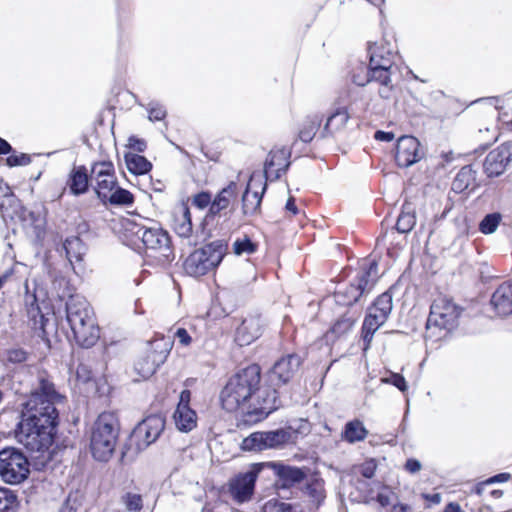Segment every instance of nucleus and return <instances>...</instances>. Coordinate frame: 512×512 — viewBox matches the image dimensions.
Segmentation results:
<instances>
[{"instance_id":"obj_48","label":"nucleus","mask_w":512,"mask_h":512,"mask_svg":"<svg viewBox=\"0 0 512 512\" xmlns=\"http://www.w3.org/2000/svg\"><path fill=\"white\" fill-rule=\"evenodd\" d=\"M500 213H490L487 214L479 223V230L483 234H492L496 231L500 221H501Z\"/></svg>"},{"instance_id":"obj_14","label":"nucleus","mask_w":512,"mask_h":512,"mask_svg":"<svg viewBox=\"0 0 512 512\" xmlns=\"http://www.w3.org/2000/svg\"><path fill=\"white\" fill-rule=\"evenodd\" d=\"M301 362V357L295 353L276 361L268 373V387L277 391L276 387L287 384L299 370Z\"/></svg>"},{"instance_id":"obj_64","label":"nucleus","mask_w":512,"mask_h":512,"mask_svg":"<svg viewBox=\"0 0 512 512\" xmlns=\"http://www.w3.org/2000/svg\"><path fill=\"white\" fill-rule=\"evenodd\" d=\"M421 467L422 465L420 461L415 458H409L405 463L406 471L412 474L419 472L421 470Z\"/></svg>"},{"instance_id":"obj_55","label":"nucleus","mask_w":512,"mask_h":512,"mask_svg":"<svg viewBox=\"0 0 512 512\" xmlns=\"http://www.w3.org/2000/svg\"><path fill=\"white\" fill-rule=\"evenodd\" d=\"M382 382L395 386L401 392H405L408 389L405 378L399 373L391 372L389 377L382 378Z\"/></svg>"},{"instance_id":"obj_8","label":"nucleus","mask_w":512,"mask_h":512,"mask_svg":"<svg viewBox=\"0 0 512 512\" xmlns=\"http://www.w3.org/2000/svg\"><path fill=\"white\" fill-rule=\"evenodd\" d=\"M227 250L228 244L225 240H214L194 250L185 259L183 269L187 275L192 277L206 275L220 265Z\"/></svg>"},{"instance_id":"obj_43","label":"nucleus","mask_w":512,"mask_h":512,"mask_svg":"<svg viewBox=\"0 0 512 512\" xmlns=\"http://www.w3.org/2000/svg\"><path fill=\"white\" fill-rule=\"evenodd\" d=\"M378 272V263L376 260H371L367 265H364L361 269V272L357 274V278L359 280H364L366 282V286H368L371 290L373 289Z\"/></svg>"},{"instance_id":"obj_33","label":"nucleus","mask_w":512,"mask_h":512,"mask_svg":"<svg viewBox=\"0 0 512 512\" xmlns=\"http://www.w3.org/2000/svg\"><path fill=\"white\" fill-rule=\"evenodd\" d=\"M173 418L177 429L182 432L191 431L197 424V414L192 408H176Z\"/></svg>"},{"instance_id":"obj_61","label":"nucleus","mask_w":512,"mask_h":512,"mask_svg":"<svg viewBox=\"0 0 512 512\" xmlns=\"http://www.w3.org/2000/svg\"><path fill=\"white\" fill-rule=\"evenodd\" d=\"M376 464L373 461L364 463L360 468V473L363 477L371 479L375 475Z\"/></svg>"},{"instance_id":"obj_10","label":"nucleus","mask_w":512,"mask_h":512,"mask_svg":"<svg viewBox=\"0 0 512 512\" xmlns=\"http://www.w3.org/2000/svg\"><path fill=\"white\" fill-rule=\"evenodd\" d=\"M21 450L8 447L0 451V476L9 484H20L26 480L32 466L31 459H28Z\"/></svg>"},{"instance_id":"obj_51","label":"nucleus","mask_w":512,"mask_h":512,"mask_svg":"<svg viewBox=\"0 0 512 512\" xmlns=\"http://www.w3.org/2000/svg\"><path fill=\"white\" fill-rule=\"evenodd\" d=\"M292 510L293 507L291 504L275 498L268 500L263 506L264 512H292Z\"/></svg>"},{"instance_id":"obj_11","label":"nucleus","mask_w":512,"mask_h":512,"mask_svg":"<svg viewBox=\"0 0 512 512\" xmlns=\"http://www.w3.org/2000/svg\"><path fill=\"white\" fill-rule=\"evenodd\" d=\"M292 433L284 428L270 431H257L242 440L240 448L248 452H261L268 449L283 448L290 443Z\"/></svg>"},{"instance_id":"obj_45","label":"nucleus","mask_w":512,"mask_h":512,"mask_svg":"<svg viewBox=\"0 0 512 512\" xmlns=\"http://www.w3.org/2000/svg\"><path fill=\"white\" fill-rule=\"evenodd\" d=\"M17 206H22L20 200L12 193L8 195V197H4L0 202V210L2 212V216L9 217L12 220L15 219L16 211H18Z\"/></svg>"},{"instance_id":"obj_40","label":"nucleus","mask_w":512,"mask_h":512,"mask_svg":"<svg viewBox=\"0 0 512 512\" xmlns=\"http://www.w3.org/2000/svg\"><path fill=\"white\" fill-rule=\"evenodd\" d=\"M96 185L94 186V191L100 201L106 204V198L111 194V192L115 189L118 182L116 177H108L95 179Z\"/></svg>"},{"instance_id":"obj_31","label":"nucleus","mask_w":512,"mask_h":512,"mask_svg":"<svg viewBox=\"0 0 512 512\" xmlns=\"http://www.w3.org/2000/svg\"><path fill=\"white\" fill-rule=\"evenodd\" d=\"M124 161L128 171L134 175H145L152 170V163L138 153L126 152Z\"/></svg>"},{"instance_id":"obj_21","label":"nucleus","mask_w":512,"mask_h":512,"mask_svg":"<svg viewBox=\"0 0 512 512\" xmlns=\"http://www.w3.org/2000/svg\"><path fill=\"white\" fill-rule=\"evenodd\" d=\"M25 305L31 329L38 337L44 338L47 335L46 325L49 322V312H44L35 294L26 295Z\"/></svg>"},{"instance_id":"obj_56","label":"nucleus","mask_w":512,"mask_h":512,"mask_svg":"<svg viewBox=\"0 0 512 512\" xmlns=\"http://www.w3.org/2000/svg\"><path fill=\"white\" fill-rule=\"evenodd\" d=\"M17 207L18 211H16L15 219H18L23 224H33L36 221V216L34 212L28 210L23 205Z\"/></svg>"},{"instance_id":"obj_5","label":"nucleus","mask_w":512,"mask_h":512,"mask_svg":"<svg viewBox=\"0 0 512 512\" xmlns=\"http://www.w3.org/2000/svg\"><path fill=\"white\" fill-rule=\"evenodd\" d=\"M129 230L141 240L147 264L165 268L175 259L170 235L161 226L147 227L135 223Z\"/></svg>"},{"instance_id":"obj_46","label":"nucleus","mask_w":512,"mask_h":512,"mask_svg":"<svg viewBox=\"0 0 512 512\" xmlns=\"http://www.w3.org/2000/svg\"><path fill=\"white\" fill-rule=\"evenodd\" d=\"M351 82L359 87H364L368 83L371 82V78H369V70L368 66L364 63L360 62L358 65L352 69L350 72Z\"/></svg>"},{"instance_id":"obj_44","label":"nucleus","mask_w":512,"mask_h":512,"mask_svg":"<svg viewBox=\"0 0 512 512\" xmlns=\"http://www.w3.org/2000/svg\"><path fill=\"white\" fill-rule=\"evenodd\" d=\"M304 493L314 502L320 503L324 499L323 480L312 478L306 482Z\"/></svg>"},{"instance_id":"obj_22","label":"nucleus","mask_w":512,"mask_h":512,"mask_svg":"<svg viewBox=\"0 0 512 512\" xmlns=\"http://www.w3.org/2000/svg\"><path fill=\"white\" fill-rule=\"evenodd\" d=\"M371 289L366 286L364 280L355 277L348 285L340 287L334 293L335 302L338 305L356 308L355 305L360 301L361 297L370 293Z\"/></svg>"},{"instance_id":"obj_50","label":"nucleus","mask_w":512,"mask_h":512,"mask_svg":"<svg viewBox=\"0 0 512 512\" xmlns=\"http://www.w3.org/2000/svg\"><path fill=\"white\" fill-rule=\"evenodd\" d=\"M122 502L131 512H140L143 508V500L140 494L127 492L122 496Z\"/></svg>"},{"instance_id":"obj_29","label":"nucleus","mask_w":512,"mask_h":512,"mask_svg":"<svg viewBox=\"0 0 512 512\" xmlns=\"http://www.w3.org/2000/svg\"><path fill=\"white\" fill-rule=\"evenodd\" d=\"M476 175L477 171L472 165L463 166L453 179L452 190L455 193L474 191L479 187V184L476 182Z\"/></svg>"},{"instance_id":"obj_27","label":"nucleus","mask_w":512,"mask_h":512,"mask_svg":"<svg viewBox=\"0 0 512 512\" xmlns=\"http://www.w3.org/2000/svg\"><path fill=\"white\" fill-rule=\"evenodd\" d=\"M172 228L181 238H189L193 224L189 207L185 203L177 205L172 212Z\"/></svg>"},{"instance_id":"obj_32","label":"nucleus","mask_w":512,"mask_h":512,"mask_svg":"<svg viewBox=\"0 0 512 512\" xmlns=\"http://www.w3.org/2000/svg\"><path fill=\"white\" fill-rule=\"evenodd\" d=\"M367 435L368 430L359 419L348 421L341 433L342 439L351 444L363 441Z\"/></svg>"},{"instance_id":"obj_28","label":"nucleus","mask_w":512,"mask_h":512,"mask_svg":"<svg viewBox=\"0 0 512 512\" xmlns=\"http://www.w3.org/2000/svg\"><path fill=\"white\" fill-rule=\"evenodd\" d=\"M236 194L237 184L235 182H230L216 195L213 201L211 200L206 220L209 221L213 219L215 216L220 215L221 211L227 209L231 200L236 197Z\"/></svg>"},{"instance_id":"obj_60","label":"nucleus","mask_w":512,"mask_h":512,"mask_svg":"<svg viewBox=\"0 0 512 512\" xmlns=\"http://www.w3.org/2000/svg\"><path fill=\"white\" fill-rule=\"evenodd\" d=\"M379 96L384 100H390L394 97L395 89L391 83L389 84H380V88L378 91Z\"/></svg>"},{"instance_id":"obj_19","label":"nucleus","mask_w":512,"mask_h":512,"mask_svg":"<svg viewBox=\"0 0 512 512\" xmlns=\"http://www.w3.org/2000/svg\"><path fill=\"white\" fill-rule=\"evenodd\" d=\"M420 143L413 136H402L396 145L395 161L401 168H408L420 161Z\"/></svg>"},{"instance_id":"obj_37","label":"nucleus","mask_w":512,"mask_h":512,"mask_svg":"<svg viewBox=\"0 0 512 512\" xmlns=\"http://www.w3.org/2000/svg\"><path fill=\"white\" fill-rule=\"evenodd\" d=\"M392 307V294L389 291H385L375 299L368 310L372 311L373 313H377L385 319H388L392 311Z\"/></svg>"},{"instance_id":"obj_12","label":"nucleus","mask_w":512,"mask_h":512,"mask_svg":"<svg viewBox=\"0 0 512 512\" xmlns=\"http://www.w3.org/2000/svg\"><path fill=\"white\" fill-rule=\"evenodd\" d=\"M263 468L264 463H254L247 471L238 473L229 480L228 492L235 502L241 504L251 500L257 478Z\"/></svg>"},{"instance_id":"obj_52","label":"nucleus","mask_w":512,"mask_h":512,"mask_svg":"<svg viewBox=\"0 0 512 512\" xmlns=\"http://www.w3.org/2000/svg\"><path fill=\"white\" fill-rule=\"evenodd\" d=\"M29 358V353L23 348H12L6 353V361L12 364H22Z\"/></svg>"},{"instance_id":"obj_9","label":"nucleus","mask_w":512,"mask_h":512,"mask_svg":"<svg viewBox=\"0 0 512 512\" xmlns=\"http://www.w3.org/2000/svg\"><path fill=\"white\" fill-rule=\"evenodd\" d=\"M463 311L464 308L456 304L452 298L444 295L437 296L430 306L426 322L427 332L439 329L444 331V335H447L458 327Z\"/></svg>"},{"instance_id":"obj_30","label":"nucleus","mask_w":512,"mask_h":512,"mask_svg":"<svg viewBox=\"0 0 512 512\" xmlns=\"http://www.w3.org/2000/svg\"><path fill=\"white\" fill-rule=\"evenodd\" d=\"M387 321V319L378 315L377 313H373L370 310H367V314L364 318L362 328H361V337L364 343L363 350L367 351L370 348L373 336L375 332Z\"/></svg>"},{"instance_id":"obj_63","label":"nucleus","mask_w":512,"mask_h":512,"mask_svg":"<svg viewBox=\"0 0 512 512\" xmlns=\"http://www.w3.org/2000/svg\"><path fill=\"white\" fill-rule=\"evenodd\" d=\"M191 391L188 389H184L180 393L179 402L177 408H191Z\"/></svg>"},{"instance_id":"obj_26","label":"nucleus","mask_w":512,"mask_h":512,"mask_svg":"<svg viewBox=\"0 0 512 512\" xmlns=\"http://www.w3.org/2000/svg\"><path fill=\"white\" fill-rule=\"evenodd\" d=\"M490 304L498 316L506 317L512 314V284L503 282L493 292Z\"/></svg>"},{"instance_id":"obj_17","label":"nucleus","mask_w":512,"mask_h":512,"mask_svg":"<svg viewBox=\"0 0 512 512\" xmlns=\"http://www.w3.org/2000/svg\"><path fill=\"white\" fill-rule=\"evenodd\" d=\"M267 465L272 468L277 478L278 489H290L307 480L310 473L308 467H297L283 462H269Z\"/></svg>"},{"instance_id":"obj_20","label":"nucleus","mask_w":512,"mask_h":512,"mask_svg":"<svg viewBox=\"0 0 512 512\" xmlns=\"http://www.w3.org/2000/svg\"><path fill=\"white\" fill-rule=\"evenodd\" d=\"M263 330V321L259 314H249L236 327L235 342L243 347L258 339Z\"/></svg>"},{"instance_id":"obj_25","label":"nucleus","mask_w":512,"mask_h":512,"mask_svg":"<svg viewBox=\"0 0 512 512\" xmlns=\"http://www.w3.org/2000/svg\"><path fill=\"white\" fill-rule=\"evenodd\" d=\"M91 179L86 166H74L68 174L65 188L70 195L79 197L89 191Z\"/></svg>"},{"instance_id":"obj_41","label":"nucleus","mask_w":512,"mask_h":512,"mask_svg":"<svg viewBox=\"0 0 512 512\" xmlns=\"http://www.w3.org/2000/svg\"><path fill=\"white\" fill-rule=\"evenodd\" d=\"M322 119L318 115L308 118L302 129L299 131V139L305 143L312 141L321 125Z\"/></svg>"},{"instance_id":"obj_34","label":"nucleus","mask_w":512,"mask_h":512,"mask_svg":"<svg viewBox=\"0 0 512 512\" xmlns=\"http://www.w3.org/2000/svg\"><path fill=\"white\" fill-rule=\"evenodd\" d=\"M63 249L65 250L66 257L70 264L82 261V258L86 253V246L78 236L66 238L63 243Z\"/></svg>"},{"instance_id":"obj_35","label":"nucleus","mask_w":512,"mask_h":512,"mask_svg":"<svg viewBox=\"0 0 512 512\" xmlns=\"http://www.w3.org/2000/svg\"><path fill=\"white\" fill-rule=\"evenodd\" d=\"M416 224L415 210L411 203L405 202L402 205L401 213L395 224L396 230L401 234L409 233Z\"/></svg>"},{"instance_id":"obj_23","label":"nucleus","mask_w":512,"mask_h":512,"mask_svg":"<svg viewBox=\"0 0 512 512\" xmlns=\"http://www.w3.org/2000/svg\"><path fill=\"white\" fill-rule=\"evenodd\" d=\"M266 187V183H263L261 180H255L251 176L242 196V211L244 215L253 216L260 211Z\"/></svg>"},{"instance_id":"obj_13","label":"nucleus","mask_w":512,"mask_h":512,"mask_svg":"<svg viewBox=\"0 0 512 512\" xmlns=\"http://www.w3.org/2000/svg\"><path fill=\"white\" fill-rule=\"evenodd\" d=\"M169 351L168 341L160 339L151 342L150 348L135 364L137 373L143 378L151 377L166 361Z\"/></svg>"},{"instance_id":"obj_4","label":"nucleus","mask_w":512,"mask_h":512,"mask_svg":"<svg viewBox=\"0 0 512 512\" xmlns=\"http://www.w3.org/2000/svg\"><path fill=\"white\" fill-rule=\"evenodd\" d=\"M15 435L18 442L29 452L35 470L43 471L50 466L57 454L53 447L57 431L21 417Z\"/></svg>"},{"instance_id":"obj_15","label":"nucleus","mask_w":512,"mask_h":512,"mask_svg":"<svg viewBox=\"0 0 512 512\" xmlns=\"http://www.w3.org/2000/svg\"><path fill=\"white\" fill-rule=\"evenodd\" d=\"M354 90L348 87L339 97L338 102L342 104L327 118V121L320 133L321 138L333 136L336 132L342 130L347 124L350 115L349 107L353 103Z\"/></svg>"},{"instance_id":"obj_49","label":"nucleus","mask_w":512,"mask_h":512,"mask_svg":"<svg viewBox=\"0 0 512 512\" xmlns=\"http://www.w3.org/2000/svg\"><path fill=\"white\" fill-rule=\"evenodd\" d=\"M369 78H371V82L375 81L379 84H389L391 83V71L376 67L375 65H371L369 63Z\"/></svg>"},{"instance_id":"obj_16","label":"nucleus","mask_w":512,"mask_h":512,"mask_svg":"<svg viewBox=\"0 0 512 512\" xmlns=\"http://www.w3.org/2000/svg\"><path fill=\"white\" fill-rule=\"evenodd\" d=\"M360 314V308H348L323 335L324 344L332 346L337 341L345 340L353 330Z\"/></svg>"},{"instance_id":"obj_53","label":"nucleus","mask_w":512,"mask_h":512,"mask_svg":"<svg viewBox=\"0 0 512 512\" xmlns=\"http://www.w3.org/2000/svg\"><path fill=\"white\" fill-rule=\"evenodd\" d=\"M31 163L30 155L26 153H16L15 151L10 153L6 158V164L9 167L26 166Z\"/></svg>"},{"instance_id":"obj_39","label":"nucleus","mask_w":512,"mask_h":512,"mask_svg":"<svg viewBox=\"0 0 512 512\" xmlns=\"http://www.w3.org/2000/svg\"><path fill=\"white\" fill-rule=\"evenodd\" d=\"M19 507L18 496L15 491L0 487V512H16Z\"/></svg>"},{"instance_id":"obj_38","label":"nucleus","mask_w":512,"mask_h":512,"mask_svg":"<svg viewBox=\"0 0 512 512\" xmlns=\"http://www.w3.org/2000/svg\"><path fill=\"white\" fill-rule=\"evenodd\" d=\"M134 200V195L130 191L116 186L106 198V204L109 203L112 206H131Z\"/></svg>"},{"instance_id":"obj_47","label":"nucleus","mask_w":512,"mask_h":512,"mask_svg":"<svg viewBox=\"0 0 512 512\" xmlns=\"http://www.w3.org/2000/svg\"><path fill=\"white\" fill-rule=\"evenodd\" d=\"M257 244L253 242L247 235L242 239L238 238L233 243V252L236 255L253 254L257 250Z\"/></svg>"},{"instance_id":"obj_59","label":"nucleus","mask_w":512,"mask_h":512,"mask_svg":"<svg viewBox=\"0 0 512 512\" xmlns=\"http://www.w3.org/2000/svg\"><path fill=\"white\" fill-rule=\"evenodd\" d=\"M76 375L78 380L86 383L90 381L93 377L92 371L85 364H79L76 370Z\"/></svg>"},{"instance_id":"obj_3","label":"nucleus","mask_w":512,"mask_h":512,"mask_svg":"<svg viewBox=\"0 0 512 512\" xmlns=\"http://www.w3.org/2000/svg\"><path fill=\"white\" fill-rule=\"evenodd\" d=\"M64 398L56 390L51 377L46 372L39 373L37 385L31 391L29 399L24 403L21 417L58 431L60 418L56 406L63 404Z\"/></svg>"},{"instance_id":"obj_57","label":"nucleus","mask_w":512,"mask_h":512,"mask_svg":"<svg viewBox=\"0 0 512 512\" xmlns=\"http://www.w3.org/2000/svg\"><path fill=\"white\" fill-rule=\"evenodd\" d=\"M127 147L138 154L143 153L147 148V143L144 139L138 138L137 136H130L128 138Z\"/></svg>"},{"instance_id":"obj_36","label":"nucleus","mask_w":512,"mask_h":512,"mask_svg":"<svg viewBox=\"0 0 512 512\" xmlns=\"http://www.w3.org/2000/svg\"><path fill=\"white\" fill-rule=\"evenodd\" d=\"M369 63L391 71L393 67V54L383 47L379 48L376 45L369 46Z\"/></svg>"},{"instance_id":"obj_7","label":"nucleus","mask_w":512,"mask_h":512,"mask_svg":"<svg viewBox=\"0 0 512 512\" xmlns=\"http://www.w3.org/2000/svg\"><path fill=\"white\" fill-rule=\"evenodd\" d=\"M165 428V419L161 415H150L143 419L133 429L129 445H124L121 450L120 461L125 464L134 458L148 446L153 444Z\"/></svg>"},{"instance_id":"obj_54","label":"nucleus","mask_w":512,"mask_h":512,"mask_svg":"<svg viewBox=\"0 0 512 512\" xmlns=\"http://www.w3.org/2000/svg\"><path fill=\"white\" fill-rule=\"evenodd\" d=\"M150 121H161L166 117V109L158 102H150L147 106Z\"/></svg>"},{"instance_id":"obj_1","label":"nucleus","mask_w":512,"mask_h":512,"mask_svg":"<svg viewBox=\"0 0 512 512\" xmlns=\"http://www.w3.org/2000/svg\"><path fill=\"white\" fill-rule=\"evenodd\" d=\"M261 368L252 364L232 376L220 393L222 408L241 410L238 426H251L266 419L281 406L278 391L261 387Z\"/></svg>"},{"instance_id":"obj_18","label":"nucleus","mask_w":512,"mask_h":512,"mask_svg":"<svg viewBox=\"0 0 512 512\" xmlns=\"http://www.w3.org/2000/svg\"><path fill=\"white\" fill-rule=\"evenodd\" d=\"M290 156L291 151L285 147L272 149L264 165L266 180L275 181L285 174L291 165Z\"/></svg>"},{"instance_id":"obj_58","label":"nucleus","mask_w":512,"mask_h":512,"mask_svg":"<svg viewBox=\"0 0 512 512\" xmlns=\"http://www.w3.org/2000/svg\"><path fill=\"white\" fill-rule=\"evenodd\" d=\"M210 203L211 194L209 192L202 191L193 197V204L200 209H204L207 206H210Z\"/></svg>"},{"instance_id":"obj_6","label":"nucleus","mask_w":512,"mask_h":512,"mask_svg":"<svg viewBox=\"0 0 512 512\" xmlns=\"http://www.w3.org/2000/svg\"><path fill=\"white\" fill-rule=\"evenodd\" d=\"M119 435V425L111 413H102L95 421L90 438L92 456L99 462H107L112 457Z\"/></svg>"},{"instance_id":"obj_2","label":"nucleus","mask_w":512,"mask_h":512,"mask_svg":"<svg viewBox=\"0 0 512 512\" xmlns=\"http://www.w3.org/2000/svg\"><path fill=\"white\" fill-rule=\"evenodd\" d=\"M52 285L61 300L67 298L65 303L66 321L76 344L82 348H91L100 338V328L92 307L83 296L71 293L65 277L55 275Z\"/></svg>"},{"instance_id":"obj_62","label":"nucleus","mask_w":512,"mask_h":512,"mask_svg":"<svg viewBox=\"0 0 512 512\" xmlns=\"http://www.w3.org/2000/svg\"><path fill=\"white\" fill-rule=\"evenodd\" d=\"M175 337L184 346H188L192 341L191 336L185 328H178L175 332Z\"/></svg>"},{"instance_id":"obj_24","label":"nucleus","mask_w":512,"mask_h":512,"mask_svg":"<svg viewBox=\"0 0 512 512\" xmlns=\"http://www.w3.org/2000/svg\"><path fill=\"white\" fill-rule=\"evenodd\" d=\"M511 153L507 146H500L490 151L483 163L484 172L488 177H498L510 162Z\"/></svg>"},{"instance_id":"obj_42","label":"nucleus","mask_w":512,"mask_h":512,"mask_svg":"<svg viewBox=\"0 0 512 512\" xmlns=\"http://www.w3.org/2000/svg\"><path fill=\"white\" fill-rule=\"evenodd\" d=\"M91 178L101 179L115 176V168L111 161H98L91 165Z\"/></svg>"}]
</instances>
